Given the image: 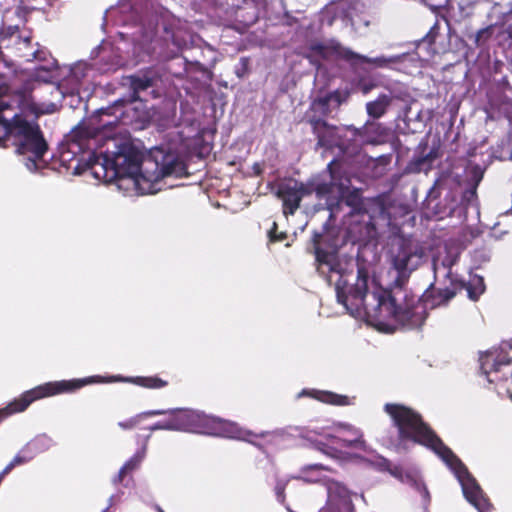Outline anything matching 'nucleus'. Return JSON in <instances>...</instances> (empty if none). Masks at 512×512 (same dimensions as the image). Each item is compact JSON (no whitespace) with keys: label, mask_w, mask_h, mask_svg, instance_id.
<instances>
[{"label":"nucleus","mask_w":512,"mask_h":512,"mask_svg":"<svg viewBox=\"0 0 512 512\" xmlns=\"http://www.w3.org/2000/svg\"><path fill=\"white\" fill-rule=\"evenodd\" d=\"M319 470H328L330 471V469L322 464H310V465H306L304 466L302 469H301V476H299L298 478L303 480L304 482H307V483H315V482H318L320 481V478L318 476H316L314 473L316 471H319Z\"/></svg>","instance_id":"412c9836"},{"label":"nucleus","mask_w":512,"mask_h":512,"mask_svg":"<svg viewBox=\"0 0 512 512\" xmlns=\"http://www.w3.org/2000/svg\"><path fill=\"white\" fill-rule=\"evenodd\" d=\"M445 463L460 482L466 500L479 512H490L492 505L489 499L484 495L480 485L459 457L454 454L453 458H450V460Z\"/></svg>","instance_id":"f8f14e48"},{"label":"nucleus","mask_w":512,"mask_h":512,"mask_svg":"<svg viewBox=\"0 0 512 512\" xmlns=\"http://www.w3.org/2000/svg\"><path fill=\"white\" fill-rule=\"evenodd\" d=\"M277 224L274 222L272 229L269 231V237L271 241H281L285 238V234L281 233L280 235L276 234Z\"/></svg>","instance_id":"2f4dec72"},{"label":"nucleus","mask_w":512,"mask_h":512,"mask_svg":"<svg viewBox=\"0 0 512 512\" xmlns=\"http://www.w3.org/2000/svg\"><path fill=\"white\" fill-rule=\"evenodd\" d=\"M107 149L101 151L105 177L129 178L142 194H154L162 189L166 178H181L187 174L184 161L177 155L166 153L161 162L150 159L142 162V155L128 144L118 145L115 139H106Z\"/></svg>","instance_id":"f03ea898"},{"label":"nucleus","mask_w":512,"mask_h":512,"mask_svg":"<svg viewBox=\"0 0 512 512\" xmlns=\"http://www.w3.org/2000/svg\"><path fill=\"white\" fill-rule=\"evenodd\" d=\"M137 424L136 419L130 420L128 422H120L119 425L123 428H131Z\"/></svg>","instance_id":"f704fd0d"},{"label":"nucleus","mask_w":512,"mask_h":512,"mask_svg":"<svg viewBox=\"0 0 512 512\" xmlns=\"http://www.w3.org/2000/svg\"><path fill=\"white\" fill-rule=\"evenodd\" d=\"M512 348L510 342L500 346V352L489 351L480 357V367L490 383L507 380L512 376V358L508 357L507 349Z\"/></svg>","instance_id":"ddd939ff"},{"label":"nucleus","mask_w":512,"mask_h":512,"mask_svg":"<svg viewBox=\"0 0 512 512\" xmlns=\"http://www.w3.org/2000/svg\"><path fill=\"white\" fill-rule=\"evenodd\" d=\"M14 74V61L1 54L0 96L8 91V81ZM9 107L8 102L0 98V146H7L10 142L25 167L31 172L37 171L45 165L43 157L48 145L37 123L16 113L11 119L5 117L2 113Z\"/></svg>","instance_id":"20e7f679"},{"label":"nucleus","mask_w":512,"mask_h":512,"mask_svg":"<svg viewBox=\"0 0 512 512\" xmlns=\"http://www.w3.org/2000/svg\"><path fill=\"white\" fill-rule=\"evenodd\" d=\"M45 61H47V64L35 67L34 73L23 83L20 92L24 96L31 93L40 83H50L58 80L59 75L55 60L46 59Z\"/></svg>","instance_id":"f3484780"},{"label":"nucleus","mask_w":512,"mask_h":512,"mask_svg":"<svg viewBox=\"0 0 512 512\" xmlns=\"http://www.w3.org/2000/svg\"><path fill=\"white\" fill-rule=\"evenodd\" d=\"M304 56L316 66L317 70L322 67V61L345 62L351 68H357L364 63L371 64L376 68H395L408 59L412 60V55L408 53L371 58L353 51L335 38L310 41Z\"/></svg>","instance_id":"39448f33"},{"label":"nucleus","mask_w":512,"mask_h":512,"mask_svg":"<svg viewBox=\"0 0 512 512\" xmlns=\"http://www.w3.org/2000/svg\"><path fill=\"white\" fill-rule=\"evenodd\" d=\"M140 462H141V457L139 455H134L123 466L126 469H128L129 473H131L139 466Z\"/></svg>","instance_id":"c85d7f7f"},{"label":"nucleus","mask_w":512,"mask_h":512,"mask_svg":"<svg viewBox=\"0 0 512 512\" xmlns=\"http://www.w3.org/2000/svg\"><path fill=\"white\" fill-rule=\"evenodd\" d=\"M327 503L319 512H341L342 509H352V501L348 489L338 481L328 479Z\"/></svg>","instance_id":"2eb2a0df"},{"label":"nucleus","mask_w":512,"mask_h":512,"mask_svg":"<svg viewBox=\"0 0 512 512\" xmlns=\"http://www.w3.org/2000/svg\"><path fill=\"white\" fill-rule=\"evenodd\" d=\"M495 30V25H489L485 28L478 30L475 34L470 36V39L473 40V43L476 47L482 48L484 47L489 40L492 38Z\"/></svg>","instance_id":"4be33fe9"},{"label":"nucleus","mask_w":512,"mask_h":512,"mask_svg":"<svg viewBox=\"0 0 512 512\" xmlns=\"http://www.w3.org/2000/svg\"><path fill=\"white\" fill-rule=\"evenodd\" d=\"M388 129L381 123L368 121L360 131V135L366 143L377 145L386 141Z\"/></svg>","instance_id":"a211bd4d"},{"label":"nucleus","mask_w":512,"mask_h":512,"mask_svg":"<svg viewBox=\"0 0 512 512\" xmlns=\"http://www.w3.org/2000/svg\"><path fill=\"white\" fill-rule=\"evenodd\" d=\"M336 166L337 162L335 160L328 164L329 182L303 183L289 180L281 183L277 188L276 196L282 200L284 215H293L299 208L301 200L313 193L316 194L319 200L325 199L327 208L333 210L334 205L337 204V197L343 194L345 188L343 182H336Z\"/></svg>","instance_id":"423d86ee"},{"label":"nucleus","mask_w":512,"mask_h":512,"mask_svg":"<svg viewBox=\"0 0 512 512\" xmlns=\"http://www.w3.org/2000/svg\"><path fill=\"white\" fill-rule=\"evenodd\" d=\"M325 235L314 232L312 237L317 272L334 285L337 301L355 317L366 316L380 329L393 331L396 326L407 329L420 327L426 319V306L421 301L407 299L402 288L424 257V248L411 238H398L390 247V263L397 276L392 289H384L375 280L369 282L365 268L351 258L341 257L335 250L322 248Z\"/></svg>","instance_id":"f257e3e1"},{"label":"nucleus","mask_w":512,"mask_h":512,"mask_svg":"<svg viewBox=\"0 0 512 512\" xmlns=\"http://www.w3.org/2000/svg\"><path fill=\"white\" fill-rule=\"evenodd\" d=\"M317 398L325 403L333 404V405H349L350 401L347 396L334 394L332 392L319 391L317 392Z\"/></svg>","instance_id":"5701e85b"},{"label":"nucleus","mask_w":512,"mask_h":512,"mask_svg":"<svg viewBox=\"0 0 512 512\" xmlns=\"http://www.w3.org/2000/svg\"><path fill=\"white\" fill-rule=\"evenodd\" d=\"M458 261V255L446 252L444 256H437L433 258V271L434 277L437 281L441 278L449 281V286H444L435 291L432 296V306L445 305L457 293L458 290L465 289L468 297L471 300H478L481 294L485 291V284L482 277L474 275L470 277L468 282H465L458 277L457 274L452 272V267Z\"/></svg>","instance_id":"0eeeda50"},{"label":"nucleus","mask_w":512,"mask_h":512,"mask_svg":"<svg viewBox=\"0 0 512 512\" xmlns=\"http://www.w3.org/2000/svg\"><path fill=\"white\" fill-rule=\"evenodd\" d=\"M253 435L258 436V437H265L266 433L265 432H259V433H253Z\"/></svg>","instance_id":"4c0bfd02"},{"label":"nucleus","mask_w":512,"mask_h":512,"mask_svg":"<svg viewBox=\"0 0 512 512\" xmlns=\"http://www.w3.org/2000/svg\"><path fill=\"white\" fill-rule=\"evenodd\" d=\"M10 41H12L13 45L6 46L9 49L10 53L17 57L20 60L25 62L31 61H45L48 52L39 47L34 48L31 44L30 38L28 36H20L17 31H13L10 35Z\"/></svg>","instance_id":"4468645a"},{"label":"nucleus","mask_w":512,"mask_h":512,"mask_svg":"<svg viewBox=\"0 0 512 512\" xmlns=\"http://www.w3.org/2000/svg\"><path fill=\"white\" fill-rule=\"evenodd\" d=\"M31 459V455H26L24 451L19 452L2 470L3 474L8 475L15 467L26 464Z\"/></svg>","instance_id":"393cba45"},{"label":"nucleus","mask_w":512,"mask_h":512,"mask_svg":"<svg viewBox=\"0 0 512 512\" xmlns=\"http://www.w3.org/2000/svg\"><path fill=\"white\" fill-rule=\"evenodd\" d=\"M182 412L189 413L190 414L189 416H196V417L203 416L202 414H200L197 411H193V410L185 409V408L149 411V412H145V413L141 414L140 416H155L158 414H166V413L176 414V413H182Z\"/></svg>","instance_id":"a878e982"},{"label":"nucleus","mask_w":512,"mask_h":512,"mask_svg":"<svg viewBox=\"0 0 512 512\" xmlns=\"http://www.w3.org/2000/svg\"><path fill=\"white\" fill-rule=\"evenodd\" d=\"M338 168H339V164L337 163V166H336V182H340V181L343 182L345 184V188H344L343 194H341L340 196L337 197V204L334 205L333 210L329 209V211L331 213H333V211L339 206L340 199L345 195L346 190L348 189V183H349V180L347 178H341L340 177V172H339ZM325 205L327 206L326 203H325ZM326 209L328 210L327 207H326ZM329 217H332V214H329Z\"/></svg>","instance_id":"bb28decb"},{"label":"nucleus","mask_w":512,"mask_h":512,"mask_svg":"<svg viewBox=\"0 0 512 512\" xmlns=\"http://www.w3.org/2000/svg\"><path fill=\"white\" fill-rule=\"evenodd\" d=\"M329 99L328 98H320L313 102L312 107L315 110L326 112L328 109Z\"/></svg>","instance_id":"c756f323"},{"label":"nucleus","mask_w":512,"mask_h":512,"mask_svg":"<svg viewBox=\"0 0 512 512\" xmlns=\"http://www.w3.org/2000/svg\"><path fill=\"white\" fill-rule=\"evenodd\" d=\"M447 0H444V2H446Z\"/></svg>","instance_id":"58836bf2"},{"label":"nucleus","mask_w":512,"mask_h":512,"mask_svg":"<svg viewBox=\"0 0 512 512\" xmlns=\"http://www.w3.org/2000/svg\"><path fill=\"white\" fill-rule=\"evenodd\" d=\"M155 78L150 73H139L126 78V84L131 89L129 99L116 100L113 105L98 109L87 121L80 123L66 137L59 147V157L62 163H67L84 151H95L102 139L101 131L114 126L119 116L128 112L123 109L126 101H142L141 93L152 88Z\"/></svg>","instance_id":"7ed1b4c3"},{"label":"nucleus","mask_w":512,"mask_h":512,"mask_svg":"<svg viewBox=\"0 0 512 512\" xmlns=\"http://www.w3.org/2000/svg\"><path fill=\"white\" fill-rule=\"evenodd\" d=\"M438 197H439V191L437 190L436 185H434L429 189V191L427 193V197L425 199V203H427V205H429L431 200L436 199Z\"/></svg>","instance_id":"473e14b6"},{"label":"nucleus","mask_w":512,"mask_h":512,"mask_svg":"<svg viewBox=\"0 0 512 512\" xmlns=\"http://www.w3.org/2000/svg\"><path fill=\"white\" fill-rule=\"evenodd\" d=\"M93 377L79 380H62L48 382L25 392L20 399L9 403L0 411V416L23 412L34 400L65 392L75 391L84 385L93 382Z\"/></svg>","instance_id":"9b49d317"},{"label":"nucleus","mask_w":512,"mask_h":512,"mask_svg":"<svg viewBox=\"0 0 512 512\" xmlns=\"http://www.w3.org/2000/svg\"><path fill=\"white\" fill-rule=\"evenodd\" d=\"M385 412L390 416H421L414 412L411 408L401 404H386Z\"/></svg>","instance_id":"b1692460"},{"label":"nucleus","mask_w":512,"mask_h":512,"mask_svg":"<svg viewBox=\"0 0 512 512\" xmlns=\"http://www.w3.org/2000/svg\"><path fill=\"white\" fill-rule=\"evenodd\" d=\"M287 482L288 481L286 480H278L274 488L277 500L280 501L281 503L285 501V489L287 486Z\"/></svg>","instance_id":"cd10ccee"},{"label":"nucleus","mask_w":512,"mask_h":512,"mask_svg":"<svg viewBox=\"0 0 512 512\" xmlns=\"http://www.w3.org/2000/svg\"><path fill=\"white\" fill-rule=\"evenodd\" d=\"M154 428L242 439L252 434L225 418H168Z\"/></svg>","instance_id":"1a4fd4ad"},{"label":"nucleus","mask_w":512,"mask_h":512,"mask_svg":"<svg viewBox=\"0 0 512 512\" xmlns=\"http://www.w3.org/2000/svg\"><path fill=\"white\" fill-rule=\"evenodd\" d=\"M314 447L334 460L346 462L352 458V454L346 449L364 450L366 442L360 429L351 424L339 422L331 428L324 429L322 439L316 440Z\"/></svg>","instance_id":"6e6552de"},{"label":"nucleus","mask_w":512,"mask_h":512,"mask_svg":"<svg viewBox=\"0 0 512 512\" xmlns=\"http://www.w3.org/2000/svg\"><path fill=\"white\" fill-rule=\"evenodd\" d=\"M425 162H426V158H422V159H420L418 161V163H417V170L418 171H422L423 170L422 166L424 165Z\"/></svg>","instance_id":"c9c22d12"},{"label":"nucleus","mask_w":512,"mask_h":512,"mask_svg":"<svg viewBox=\"0 0 512 512\" xmlns=\"http://www.w3.org/2000/svg\"><path fill=\"white\" fill-rule=\"evenodd\" d=\"M393 97L389 94H380L377 99L366 103L367 114L373 118L378 119L382 117L391 106Z\"/></svg>","instance_id":"6ab92c4d"},{"label":"nucleus","mask_w":512,"mask_h":512,"mask_svg":"<svg viewBox=\"0 0 512 512\" xmlns=\"http://www.w3.org/2000/svg\"><path fill=\"white\" fill-rule=\"evenodd\" d=\"M89 66L86 63H77L69 68V74L57 85L53 86L52 93L63 98L67 95L74 96L78 94L82 80L87 76Z\"/></svg>","instance_id":"dca6fc26"},{"label":"nucleus","mask_w":512,"mask_h":512,"mask_svg":"<svg viewBox=\"0 0 512 512\" xmlns=\"http://www.w3.org/2000/svg\"><path fill=\"white\" fill-rule=\"evenodd\" d=\"M310 124L314 133L317 135L318 144L321 146H328L333 144L330 137L334 134V128L327 124L326 121L320 118L310 119Z\"/></svg>","instance_id":"aec40b11"},{"label":"nucleus","mask_w":512,"mask_h":512,"mask_svg":"<svg viewBox=\"0 0 512 512\" xmlns=\"http://www.w3.org/2000/svg\"><path fill=\"white\" fill-rule=\"evenodd\" d=\"M128 469H126L124 466H122L117 474V476L114 478L115 483H122L124 481V478L128 474Z\"/></svg>","instance_id":"72a5a7b5"},{"label":"nucleus","mask_w":512,"mask_h":512,"mask_svg":"<svg viewBox=\"0 0 512 512\" xmlns=\"http://www.w3.org/2000/svg\"><path fill=\"white\" fill-rule=\"evenodd\" d=\"M145 382H146L145 386L150 387V388H160L165 385L164 381H162L161 379H157V378H148V379H145Z\"/></svg>","instance_id":"7c9ffc66"},{"label":"nucleus","mask_w":512,"mask_h":512,"mask_svg":"<svg viewBox=\"0 0 512 512\" xmlns=\"http://www.w3.org/2000/svg\"><path fill=\"white\" fill-rule=\"evenodd\" d=\"M467 194H469V199H470L475 196L476 192H475V190H470L469 192H467Z\"/></svg>","instance_id":"e433bc0d"},{"label":"nucleus","mask_w":512,"mask_h":512,"mask_svg":"<svg viewBox=\"0 0 512 512\" xmlns=\"http://www.w3.org/2000/svg\"><path fill=\"white\" fill-rule=\"evenodd\" d=\"M423 418H393L402 439L413 440L416 443L431 448L444 462L455 454L435 432L422 421Z\"/></svg>","instance_id":"9d476101"}]
</instances>
